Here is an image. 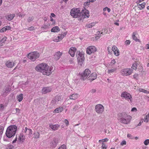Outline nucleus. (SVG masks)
I'll use <instances>...</instances> for the list:
<instances>
[{
    "mask_svg": "<svg viewBox=\"0 0 149 149\" xmlns=\"http://www.w3.org/2000/svg\"><path fill=\"white\" fill-rule=\"evenodd\" d=\"M117 49V48L116 46H114L112 47V50L113 52H114L115 50H116Z\"/></svg>",
    "mask_w": 149,
    "mask_h": 149,
    "instance_id": "nucleus-50",
    "label": "nucleus"
},
{
    "mask_svg": "<svg viewBox=\"0 0 149 149\" xmlns=\"http://www.w3.org/2000/svg\"><path fill=\"white\" fill-rule=\"evenodd\" d=\"M15 14H9L6 15L5 16L6 18L8 21H11L15 17Z\"/></svg>",
    "mask_w": 149,
    "mask_h": 149,
    "instance_id": "nucleus-18",
    "label": "nucleus"
},
{
    "mask_svg": "<svg viewBox=\"0 0 149 149\" xmlns=\"http://www.w3.org/2000/svg\"><path fill=\"white\" fill-rule=\"evenodd\" d=\"M126 141L125 140H123L120 143V145L122 146H123V145H126Z\"/></svg>",
    "mask_w": 149,
    "mask_h": 149,
    "instance_id": "nucleus-43",
    "label": "nucleus"
},
{
    "mask_svg": "<svg viewBox=\"0 0 149 149\" xmlns=\"http://www.w3.org/2000/svg\"><path fill=\"white\" fill-rule=\"evenodd\" d=\"M6 31V30H5V29L4 27L0 30V32H3Z\"/></svg>",
    "mask_w": 149,
    "mask_h": 149,
    "instance_id": "nucleus-58",
    "label": "nucleus"
},
{
    "mask_svg": "<svg viewBox=\"0 0 149 149\" xmlns=\"http://www.w3.org/2000/svg\"><path fill=\"white\" fill-rule=\"evenodd\" d=\"M59 31L60 29L57 26H55L53 27L51 30V31L54 32H58Z\"/></svg>",
    "mask_w": 149,
    "mask_h": 149,
    "instance_id": "nucleus-24",
    "label": "nucleus"
},
{
    "mask_svg": "<svg viewBox=\"0 0 149 149\" xmlns=\"http://www.w3.org/2000/svg\"><path fill=\"white\" fill-rule=\"evenodd\" d=\"M64 123L66 124L67 125H69V122L67 119H65L64 120Z\"/></svg>",
    "mask_w": 149,
    "mask_h": 149,
    "instance_id": "nucleus-56",
    "label": "nucleus"
},
{
    "mask_svg": "<svg viewBox=\"0 0 149 149\" xmlns=\"http://www.w3.org/2000/svg\"><path fill=\"white\" fill-rule=\"evenodd\" d=\"M14 63L13 62H10V61H8L6 63V66L8 68H12L14 65Z\"/></svg>",
    "mask_w": 149,
    "mask_h": 149,
    "instance_id": "nucleus-20",
    "label": "nucleus"
},
{
    "mask_svg": "<svg viewBox=\"0 0 149 149\" xmlns=\"http://www.w3.org/2000/svg\"><path fill=\"white\" fill-rule=\"evenodd\" d=\"M96 49L94 46H90L88 47L86 49L87 53L89 54H91L92 53H93L96 52Z\"/></svg>",
    "mask_w": 149,
    "mask_h": 149,
    "instance_id": "nucleus-10",
    "label": "nucleus"
},
{
    "mask_svg": "<svg viewBox=\"0 0 149 149\" xmlns=\"http://www.w3.org/2000/svg\"><path fill=\"white\" fill-rule=\"evenodd\" d=\"M76 48L73 47H71L68 52L70 54L71 56L73 57L74 56L75 53L76 51Z\"/></svg>",
    "mask_w": 149,
    "mask_h": 149,
    "instance_id": "nucleus-17",
    "label": "nucleus"
},
{
    "mask_svg": "<svg viewBox=\"0 0 149 149\" xmlns=\"http://www.w3.org/2000/svg\"><path fill=\"white\" fill-rule=\"evenodd\" d=\"M58 143V140L55 138L53 139L52 140L50 143V145L53 148L56 147Z\"/></svg>",
    "mask_w": 149,
    "mask_h": 149,
    "instance_id": "nucleus-13",
    "label": "nucleus"
},
{
    "mask_svg": "<svg viewBox=\"0 0 149 149\" xmlns=\"http://www.w3.org/2000/svg\"><path fill=\"white\" fill-rule=\"evenodd\" d=\"M70 15L74 18L81 17V19L88 17L89 15L88 11L87 10H82L80 12L79 8H73L71 9Z\"/></svg>",
    "mask_w": 149,
    "mask_h": 149,
    "instance_id": "nucleus-1",
    "label": "nucleus"
},
{
    "mask_svg": "<svg viewBox=\"0 0 149 149\" xmlns=\"http://www.w3.org/2000/svg\"><path fill=\"white\" fill-rule=\"evenodd\" d=\"M136 64H133L132 68L133 69L135 70L136 68Z\"/></svg>",
    "mask_w": 149,
    "mask_h": 149,
    "instance_id": "nucleus-47",
    "label": "nucleus"
},
{
    "mask_svg": "<svg viewBox=\"0 0 149 149\" xmlns=\"http://www.w3.org/2000/svg\"><path fill=\"white\" fill-rule=\"evenodd\" d=\"M19 138L21 141H23L25 139L24 136L22 134H21L19 135Z\"/></svg>",
    "mask_w": 149,
    "mask_h": 149,
    "instance_id": "nucleus-32",
    "label": "nucleus"
},
{
    "mask_svg": "<svg viewBox=\"0 0 149 149\" xmlns=\"http://www.w3.org/2000/svg\"><path fill=\"white\" fill-rule=\"evenodd\" d=\"M102 141V142H107V141H108V139L107 138H105L104 139L102 140H100L99 141V142L100 141Z\"/></svg>",
    "mask_w": 149,
    "mask_h": 149,
    "instance_id": "nucleus-55",
    "label": "nucleus"
},
{
    "mask_svg": "<svg viewBox=\"0 0 149 149\" xmlns=\"http://www.w3.org/2000/svg\"><path fill=\"white\" fill-rule=\"evenodd\" d=\"M25 132L26 134L31 135L32 134V131L30 129H28L27 127H25Z\"/></svg>",
    "mask_w": 149,
    "mask_h": 149,
    "instance_id": "nucleus-23",
    "label": "nucleus"
},
{
    "mask_svg": "<svg viewBox=\"0 0 149 149\" xmlns=\"http://www.w3.org/2000/svg\"><path fill=\"white\" fill-rule=\"evenodd\" d=\"M40 56L39 53L37 52L30 53L28 55V58L33 61H34L36 59L38 58Z\"/></svg>",
    "mask_w": 149,
    "mask_h": 149,
    "instance_id": "nucleus-5",
    "label": "nucleus"
},
{
    "mask_svg": "<svg viewBox=\"0 0 149 149\" xmlns=\"http://www.w3.org/2000/svg\"><path fill=\"white\" fill-rule=\"evenodd\" d=\"M58 149H66V146L64 145H63L61 146L58 148Z\"/></svg>",
    "mask_w": 149,
    "mask_h": 149,
    "instance_id": "nucleus-42",
    "label": "nucleus"
},
{
    "mask_svg": "<svg viewBox=\"0 0 149 149\" xmlns=\"http://www.w3.org/2000/svg\"><path fill=\"white\" fill-rule=\"evenodd\" d=\"M51 15L53 17H54L55 16V15L54 13H52L51 14Z\"/></svg>",
    "mask_w": 149,
    "mask_h": 149,
    "instance_id": "nucleus-64",
    "label": "nucleus"
},
{
    "mask_svg": "<svg viewBox=\"0 0 149 149\" xmlns=\"http://www.w3.org/2000/svg\"><path fill=\"white\" fill-rule=\"evenodd\" d=\"M95 92H96V90L95 89H92L91 91V93H94Z\"/></svg>",
    "mask_w": 149,
    "mask_h": 149,
    "instance_id": "nucleus-62",
    "label": "nucleus"
},
{
    "mask_svg": "<svg viewBox=\"0 0 149 149\" xmlns=\"http://www.w3.org/2000/svg\"><path fill=\"white\" fill-rule=\"evenodd\" d=\"M52 67H49L47 64L42 63L38 65L35 68V70L42 73L44 75L49 76L52 73Z\"/></svg>",
    "mask_w": 149,
    "mask_h": 149,
    "instance_id": "nucleus-2",
    "label": "nucleus"
},
{
    "mask_svg": "<svg viewBox=\"0 0 149 149\" xmlns=\"http://www.w3.org/2000/svg\"><path fill=\"white\" fill-rule=\"evenodd\" d=\"M118 119L122 123L125 124H128L130 122L131 117L128 116L125 113H120L118 115Z\"/></svg>",
    "mask_w": 149,
    "mask_h": 149,
    "instance_id": "nucleus-3",
    "label": "nucleus"
},
{
    "mask_svg": "<svg viewBox=\"0 0 149 149\" xmlns=\"http://www.w3.org/2000/svg\"><path fill=\"white\" fill-rule=\"evenodd\" d=\"M4 109V106L2 104H0V110H2Z\"/></svg>",
    "mask_w": 149,
    "mask_h": 149,
    "instance_id": "nucleus-53",
    "label": "nucleus"
},
{
    "mask_svg": "<svg viewBox=\"0 0 149 149\" xmlns=\"http://www.w3.org/2000/svg\"><path fill=\"white\" fill-rule=\"evenodd\" d=\"M91 73L90 70L88 69H86L84 72L81 74V79L84 80L86 79Z\"/></svg>",
    "mask_w": 149,
    "mask_h": 149,
    "instance_id": "nucleus-8",
    "label": "nucleus"
},
{
    "mask_svg": "<svg viewBox=\"0 0 149 149\" xmlns=\"http://www.w3.org/2000/svg\"><path fill=\"white\" fill-rule=\"evenodd\" d=\"M127 137L128 138H130L131 139H133L134 138V137H133L130 134H128L127 135Z\"/></svg>",
    "mask_w": 149,
    "mask_h": 149,
    "instance_id": "nucleus-48",
    "label": "nucleus"
},
{
    "mask_svg": "<svg viewBox=\"0 0 149 149\" xmlns=\"http://www.w3.org/2000/svg\"><path fill=\"white\" fill-rule=\"evenodd\" d=\"M86 26L87 28H90L92 27L91 24H87L86 25Z\"/></svg>",
    "mask_w": 149,
    "mask_h": 149,
    "instance_id": "nucleus-54",
    "label": "nucleus"
},
{
    "mask_svg": "<svg viewBox=\"0 0 149 149\" xmlns=\"http://www.w3.org/2000/svg\"><path fill=\"white\" fill-rule=\"evenodd\" d=\"M121 96L122 97H124L127 100H130V101H131L132 97L131 95L127 92H124L122 93Z\"/></svg>",
    "mask_w": 149,
    "mask_h": 149,
    "instance_id": "nucleus-11",
    "label": "nucleus"
},
{
    "mask_svg": "<svg viewBox=\"0 0 149 149\" xmlns=\"http://www.w3.org/2000/svg\"><path fill=\"white\" fill-rule=\"evenodd\" d=\"M4 28L5 29V30H6V31L7 30H9L11 28V26H5L4 27Z\"/></svg>",
    "mask_w": 149,
    "mask_h": 149,
    "instance_id": "nucleus-39",
    "label": "nucleus"
},
{
    "mask_svg": "<svg viewBox=\"0 0 149 149\" xmlns=\"http://www.w3.org/2000/svg\"><path fill=\"white\" fill-rule=\"evenodd\" d=\"M95 24V22H93V23H91V25L92 27L94 26Z\"/></svg>",
    "mask_w": 149,
    "mask_h": 149,
    "instance_id": "nucleus-63",
    "label": "nucleus"
},
{
    "mask_svg": "<svg viewBox=\"0 0 149 149\" xmlns=\"http://www.w3.org/2000/svg\"><path fill=\"white\" fill-rule=\"evenodd\" d=\"M117 70L116 68H115L113 69L109 70L108 71V73H111L114 72Z\"/></svg>",
    "mask_w": 149,
    "mask_h": 149,
    "instance_id": "nucleus-30",
    "label": "nucleus"
},
{
    "mask_svg": "<svg viewBox=\"0 0 149 149\" xmlns=\"http://www.w3.org/2000/svg\"><path fill=\"white\" fill-rule=\"evenodd\" d=\"M90 2V1L89 2H85L84 3V6H88L89 5Z\"/></svg>",
    "mask_w": 149,
    "mask_h": 149,
    "instance_id": "nucleus-57",
    "label": "nucleus"
},
{
    "mask_svg": "<svg viewBox=\"0 0 149 149\" xmlns=\"http://www.w3.org/2000/svg\"><path fill=\"white\" fill-rule=\"evenodd\" d=\"M139 91L140 92H143L146 93H147V92H148V91L142 88L139 89Z\"/></svg>",
    "mask_w": 149,
    "mask_h": 149,
    "instance_id": "nucleus-41",
    "label": "nucleus"
},
{
    "mask_svg": "<svg viewBox=\"0 0 149 149\" xmlns=\"http://www.w3.org/2000/svg\"><path fill=\"white\" fill-rule=\"evenodd\" d=\"M116 63V61L115 59H113L111 61V63L113 65L114 64ZM113 66V65H112Z\"/></svg>",
    "mask_w": 149,
    "mask_h": 149,
    "instance_id": "nucleus-52",
    "label": "nucleus"
},
{
    "mask_svg": "<svg viewBox=\"0 0 149 149\" xmlns=\"http://www.w3.org/2000/svg\"><path fill=\"white\" fill-rule=\"evenodd\" d=\"M58 39H55L54 41L55 42H58L64 38V36L62 34H59V36L57 37Z\"/></svg>",
    "mask_w": 149,
    "mask_h": 149,
    "instance_id": "nucleus-25",
    "label": "nucleus"
},
{
    "mask_svg": "<svg viewBox=\"0 0 149 149\" xmlns=\"http://www.w3.org/2000/svg\"><path fill=\"white\" fill-rule=\"evenodd\" d=\"M138 76V75L137 74H135L133 75V77L134 78L136 79Z\"/></svg>",
    "mask_w": 149,
    "mask_h": 149,
    "instance_id": "nucleus-60",
    "label": "nucleus"
},
{
    "mask_svg": "<svg viewBox=\"0 0 149 149\" xmlns=\"http://www.w3.org/2000/svg\"><path fill=\"white\" fill-rule=\"evenodd\" d=\"M125 44L126 45H129L130 43V41L129 40H127L125 41Z\"/></svg>",
    "mask_w": 149,
    "mask_h": 149,
    "instance_id": "nucleus-44",
    "label": "nucleus"
},
{
    "mask_svg": "<svg viewBox=\"0 0 149 149\" xmlns=\"http://www.w3.org/2000/svg\"><path fill=\"white\" fill-rule=\"evenodd\" d=\"M61 100V97L59 95H57L52 101L51 103L53 105L57 104L58 103V102Z\"/></svg>",
    "mask_w": 149,
    "mask_h": 149,
    "instance_id": "nucleus-12",
    "label": "nucleus"
},
{
    "mask_svg": "<svg viewBox=\"0 0 149 149\" xmlns=\"http://www.w3.org/2000/svg\"><path fill=\"white\" fill-rule=\"evenodd\" d=\"M136 33L135 32H133L132 34V38L135 41H136L139 42V39L137 38V37L136 36Z\"/></svg>",
    "mask_w": 149,
    "mask_h": 149,
    "instance_id": "nucleus-27",
    "label": "nucleus"
},
{
    "mask_svg": "<svg viewBox=\"0 0 149 149\" xmlns=\"http://www.w3.org/2000/svg\"><path fill=\"white\" fill-rule=\"evenodd\" d=\"M137 110L136 109V108L134 107L132 109L131 111H136Z\"/></svg>",
    "mask_w": 149,
    "mask_h": 149,
    "instance_id": "nucleus-61",
    "label": "nucleus"
},
{
    "mask_svg": "<svg viewBox=\"0 0 149 149\" xmlns=\"http://www.w3.org/2000/svg\"><path fill=\"white\" fill-rule=\"evenodd\" d=\"M62 54V53L59 51L56 52L54 55V58L56 60H58L60 58Z\"/></svg>",
    "mask_w": 149,
    "mask_h": 149,
    "instance_id": "nucleus-15",
    "label": "nucleus"
},
{
    "mask_svg": "<svg viewBox=\"0 0 149 149\" xmlns=\"http://www.w3.org/2000/svg\"><path fill=\"white\" fill-rule=\"evenodd\" d=\"M106 147L105 146L104 144L102 143V149H106Z\"/></svg>",
    "mask_w": 149,
    "mask_h": 149,
    "instance_id": "nucleus-46",
    "label": "nucleus"
},
{
    "mask_svg": "<svg viewBox=\"0 0 149 149\" xmlns=\"http://www.w3.org/2000/svg\"><path fill=\"white\" fill-rule=\"evenodd\" d=\"M78 96V93H73L69 96V97L71 99L75 100L77 98Z\"/></svg>",
    "mask_w": 149,
    "mask_h": 149,
    "instance_id": "nucleus-22",
    "label": "nucleus"
},
{
    "mask_svg": "<svg viewBox=\"0 0 149 149\" xmlns=\"http://www.w3.org/2000/svg\"><path fill=\"white\" fill-rule=\"evenodd\" d=\"M34 29L35 28L34 27L32 26L29 27L28 29L30 31H31L34 30Z\"/></svg>",
    "mask_w": 149,
    "mask_h": 149,
    "instance_id": "nucleus-49",
    "label": "nucleus"
},
{
    "mask_svg": "<svg viewBox=\"0 0 149 149\" xmlns=\"http://www.w3.org/2000/svg\"><path fill=\"white\" fill-rule=\"evenodd\" d=\"M60 126V125L58 124H56L55 125H49V127L52 130L55 131L57 130L58 128Z\"/></svg>",
    "mask_w": 149,
    "mask_h": 149,
    "instance_id": "nucleus-19",
    "label": "nucleus"
},
{
    "mask_svg": "<svg viewBox=\"0 0 149 149\" xmlns=\"http://www.w3.org/2000/svg\"><path fill=\"white\" fill-rule=\"evenodd\" d=\"M15 110L16 111L15 113H17V114L20 113V110L18 108H16L15 109Z\"/></svg>",
    "mask_w": 149,
    "mask_h": 149,
    "instance_id": "nucleus-45",
    "label": "nucleus"
},
{
    "mask_svg": "<svg viewBox=\"0 0 149 149\" xmlns=\"http://www.w3.org/2000/svg\"><path fill=\"white\" fill-rule=\"evenodd\" d=\"M6 37H4L3 38V39H2L1 40V41L2 42H3L5 41H6Z\"/></svg>",
    "mask_w": 149,
    "mask_h": 149,
    "instance_id": "nucleus-51",
    "label": "nucleus"
},
{
    "mask_svg": "<svg viewBox=\"0 0 149 149\" xmlns=\"http://www.w3.org/2000/svg\"><path fill=\"white\" fill-rule=\"evenodd\" d=\"M34 137L36 138H38L39 137L40 134L38 132L35 133L34 134Z\"/></svg>",
    "mask_w": 149,
    "mask_h": 149,
    "instance_id": "nucleus-35",
    "label": "nucleus"
},
{
    "mask_svg": "<svg viewBox=\"0 0 149 149\" xmlns=\"http://www.w3.org/2000/svg\"><path fill=\"white\" fill-rule=\"evenodd\" d=\"M77 53L78 54L77 57L79 63L81 65L83 63V62L84 60V54L80 52H77Z\"/></svg>",
    "mask_w": 149,
    "mask_h": 149,
    "instance_id": "nucleus-6",
    "label": "nucleus"
},
{
    "mask_svg": "<svg viewBox=\"0 0 149 149\" xmlns=\"http://www.w3.org/2000/svg\"><path fill=\"white\" fill-rule=\"evenodd\" d=\"M62 110H63V108L62 107L60 108H57L54 111V112H55L56 113H59V112H61V111H62Z\"/></svg>",
    "mask_w": 149,
    "mask_h": 149,
    "instance_id": "nucleus-29",
    "label": "nucleus"
},
{
    "mask_svg": "<svg viewBox=\"0 0 149 149\" xmlns=\"http://www.w3.org/2000/svg\"><path fill=\"white\" fill-rule=\"evenodd\" d=\"M23 95L22 93L20 94L17 97V99H18V101L20 102L22 101L23 98Z\"/></svg>",
    "mask_w": 149,
    "mask_h": 149,
    "instance_id": "nucleus-28",
    "label": "nucleus"
},
{
    "mask_svg": "<svg viewBox=\"0 0 149 149\" xmlns=\"http://www.w3.org/2000/svg\"><path fill=\"white\" fill-rule=\"evenodd\" d=\"M17 128V127L15 125H12L8 127L6 132V136L8 138H10L14 136Z\"/></svg>",
    "mask_w": 149,
    "mask_h": 149,
    "instance_id": "nucleus-4",
    "label": "nucleus"
},
{
    "mask_svg": "<svg viewBox=\"0 0 149 149\" xmlns=\"http://www.w3.org/2000/svg\"><path fill=\"white\" fill-rule=\"evenodd\" d=\"M144 144L146 145H147L149 144V139H147L146 140L143 142Z\"/></svg>",
    "mask_w": 149,
    "mask_h": 149,
    "instance_id": "nucleus-38",
    "label": "nucleus"
},
{
    "mask_svg": "<svg viewBox=\"0 0 149 149\" xmlns=\"http://www.w3.org/2000/svg\"><path fill=\"white\" fill-rule=\"evenodd\" d=\"M33 19V17H29L27 19V21L29 22H30L31 21H32Z\"/></svg>",
    "mask_w": 149,
    "mask_h": 149,
    "instance_id": "nucleus-37",
    "label": "nucleus"
},
{
    "mask_svg": "<svg viewBox=\"0 0 149 149\" xmlns=\"http://www.w3.org/2000/svg\"><path fill=\"white\" fill-rule=\"evenodd\" d=\"M97 77V75L95 73H93L88 78V80L93 81Z\"/></svg>",
    "mask_w": 149,
    "mask_h": 149,
    "instance_id": "nucleus-14",
    "label": "nucleus"
},
{
    "mask_svg": "<svg viewBox=\"0 0 149 149\" xmlns=\"http://www.w3.org/2000/svg\"><path fill=\"white\" fill-rule=\"evenodd\" d=\"M51 91V88L49 87H45L43 88L42 90V94H45L48 93L49 92Z\"/></svg>",
    "mask_w": 149,
    "mask_h": 149,
    "instance_id": "nucleus-16",
    "label": "nucleus"
},
{
    "mask_svg": "<svg viewBox=\"0 0 149 149\" xmlns=\"http://www.w3.org/2000/svg\"><path fill=\"white\" fill-rule=\"evenodd\" d=\"M78 106L77 105H75L73 108V110L74 111H76L78 109Z\"/></svg>",
    "mask_w": 149,
    "mask_h": 149,
    "instance_id": "nucleus-40",
    "label": "nucleus"
},
{
    "mask_svg": "<svg viewBox=\"0 0 149 149\" xmlns=\"http://www.w3.org/2000/svg\"><path fill=\"white\" fill-rule=\"evenodd\" d=\"M149 118V113H148L146 116L145 118L144 119V121L145 122L147 123L148 121V118Z\"/></svg>",
    "mask_w": 149,
    "mask_h": 149,
    "instance_id": "nucleus-31",
    "label": "nucleus"
},
{
    "mask_svg": "<svg viewBox=\"0 0 149 149\" xmlns=\"http://www.w3.org/2000/svg\"><path fill=\"white\" fill-rule=\"evenodd\" d=\"M145 3L143 2L141 4H139L137 6L139 9L141 10L145 7Z\"/></svg>",
    "mask_w": 149,
    "mask_h": 149,
    "instance_id": "nucleus-26",
    "label": "nucleus"
},
{
    "mask_svg": "<svg viewBox=\"0 0 149 149\" xmlns=\"http://www.w3.org/2000/svg\"><path fill=\"white\" fill-rule=\"evenodd\" d=\"M4 130V127L3 126H0V136H1L3 133V130Z\"/></svg>",
    "mask_w": 149,
    "mask_h": 149,
    "instance_id": "nucleus-33",
    "label": "nucleus"
},
{
    "mask_svg": "<svg viewBox=\"0 0 149 149\" xmlns=\"http://www.w3.org/2000/svg\"><path fill=\"white\" fill-rule=\"evenodd\" d=\"M100 33L99 31H98L97 32V36L95 37V39L96 40H97L98 39L100 38Z\"/></svg>",
    "mask_w": 149,
    "mask_h": 149,
    "instance_id": "nucleus-34",
    "label": "nucleus"
},
{
    "mask_svg": "<svg viewBox=\"0 0 149 149\" xmlns=\"http://www.w3.org/2000/svg\"><path fill=\"white\" fill-rule=\"evenodd\" d=\"M114 52L115 55L116 56H118L119 55V52L118 50L117 49L115 50Z\"/></svg>",
    "mask_w": 149,
    "mask_h": 149,
    "instance_id": "nucleus-36",
    "label": "nucleus"
},
{
    "mask_svg": "<svg viewBox=\"0 0 149 149\" xmlns=\"http://www.w3.org/2000/svg\"><path fill=\"white\" fill-rule=\"evenodd\" d=\"M9 149H13L14 148V147L12 145H10L8 146Z\"/></svg>",
    "mask_w": 149,
    "mask_h": 149,
    "instance_id": "nucleus-59",
    "label": "nucleus"
},
{
    "mask_svg": "<svg viewBox=\"0 0 149 149\" xmlns=\"http://www.w3.org/2000/svg\"><path fill=\"white\" fill-rule=\"evenodd\" d=\"M95 109L96 112L98 113H101L104 110V107L103 105L100 104L97 105L95 107Z\"/></svg>",
    "mask_w": 149,
    "mask_h": 149,
    "instance_id": "nucleus-9",
    "label": "nucleus"
},
{
    "mask_svg": "<svg viewBox=\"0 0 149 149\" xmlns=\"http://www.w3.org/2000/svg\"><path fill=\"white\" fill-rule=\"evenodd\" d=\"M10 91V89L9 88L8 86L6 87L5 88L4 92L2 94L3 95L5 96L9 93Z\"/></svg>",
    "mask_w": 149,
    "mask_h": 149,
    "instance_id": "nucleus-21",
    "label": "nucleus"
},
{
    "mask_svg": "<svg viewBox=\"0 0 149 149\" xmlns=\"http://www.w3.org/2000/svg\"><path fill=\"white\" fill-rule=\"evenodd\" d=\"M131 69H124L122 70L121 71L122 74L124 76H127L130 75L132 72Z\"/></svg>",
    "mask_w": 149,
    "mask_h": 149,
    "instance_id": "nucleus-7",
    "label": "nucleus"
}]
</instances>
